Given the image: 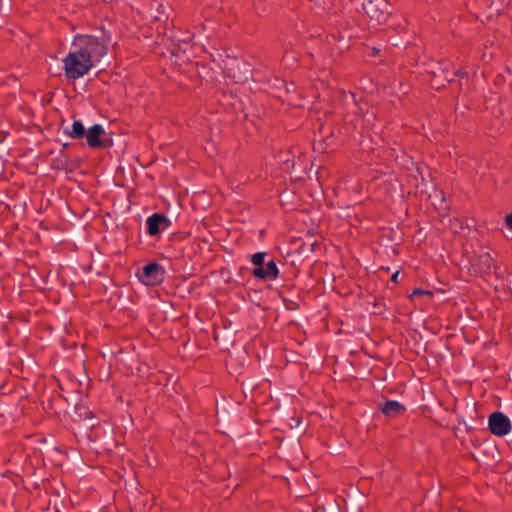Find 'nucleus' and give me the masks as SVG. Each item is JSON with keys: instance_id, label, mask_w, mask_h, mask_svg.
Listing matches in <instances>:
<instances>
[{"instance_id": "nucleus-1", "label": "nucleus", "mask_w": 512, "mask_h": 512, "mask_svg": "<svg viewBox=\"0 0 512 512\" xmlns=\"http://www.w3.org/2000/svg\"><path fill=\"white\" fill-rule=\"evenodd\" d=\"M112 38L105 30L95 34H78L63 59V71L68 80H77L88 74L108 54Z\"/></svg>"}, {"instance_id": "nucleus-2", "label": "nucleus", "mask_w": 512, "mask_h": 512, "mask_svg": "<svg viewBox=\"0 0 512 512\" xmlns=\"http://www.w3.org/2000/svg\"><path fill=\"white\" fill-rule=\"evenodd\" d=\"M136 276L146 286H158L165 281L166 271L160 264L151 262L138 271Z\"/></svg>"}, {"instance_id": "nucleus-3", "label": "nucleus", "mask_w": 512, "mask_h": 512, "mask_svg": "<svg viewBox=\"0 0 512 512\" xmlns=\"http://www.w3.org/2000/svg\"><path fill=\"white\" fill-rule=\"evenodd\" d=\"M362 10L373 25L385 22L389 14L386 0H363Z\"/></svg>"}, {"instance_id": "nucleus-4", "label": "nucleus", "mask_w": 512, "mask_h": 512, "mask_svg": "<svg viewBox=\"0 0 512 512\" xmlns=\"http://www.w3.org/2000/svg\"><path fill=\"white\" fill-rule=\"evenodd\" d=\"M488 426L491 433L498 437L507 435L512 429L510 419L502 412H493L489 416Z\"/></svg>"}, {"instance_id": "nucleus-5", "label": "nucleus", "mask_w": 512, "mask_h": 512, "mask_svg": "<svg viewBox=\"0 0 512 512\" xmlns=\"http://www.w3.org/2000/svg\"><path fill=\"white\" fill-rule=\"evenodd\" d=\"M171 225V221L163 214L154 213L146 220L147 233L149 236H156L165 231Z\"/></svg>"}, {"instance_id": "nucleus-6", "label": "nucleus", "mask_w": 512, "mask_h": 512, "mask_svg": "<svg viewBox=\"0 0 512 512\" xmlns=\"http://www.w3.org/2000/svg\"><path fill=\"white\" fill-rule=\"evenodd\" d=\"M252 275L256 279L273 281L278 278L279 269L276 262L274 260H270L265 264V266L255 267L252 271Z\"/></svg>"}, {"instance_id": "nucleus-7", "label": "nucleus", "mask_w": 512, "mask_h": 512, "mask_svg": "<svg viewBox=\"0 0 512 512\" xmlns=\"http://www.w3.org/2000/svg\"><path fill=\"white\" fill-rule=\"evenodd\" d=\"M105 135V130L101 124H94L88 128L85 134L86 143L92 149H98L104 146L102 137Z\"/></svg>"}, {"instance_id": "nucleus-8", "label": "nucleus", "mask_w": 512, "mask_h": 512, "mask_svg": "<svg viewBox=\"0 0 512 512\" xmlns=\"http://www.w3.org/2000/svg\"><path fill=\"white\" fill-rule=\"evenodd\" d=\"M379 410L388 417H395L405 412V407L396 400H387L379 404Z\"/></svg>"}, {"instance_id": "nucleus-9", "label": "nucleus", "mask_w": 512, "mask_h": 512, "mask_svg": "<svg viewBox=\"0 0 512 512\" xmlns=\"http://www.w3.org/2000/svg\"><path fill=\"white\" fill-rule=\"evenodd\" d=\"M493 267V258L488 252L481 253L476 263V272L484 275L491 272Z\"/></svg>"}, {"instance_id": "nucleus-10", "label": "nucleus", "mask_w": 512, "mask_h": 512, "mask_svg": "<svg viewBox=\"0 0 512 512\" xmlns=\"http://www.w3.org/2000/svg\"><path fill=\"white\" fill-rule=\"evenodd\" d=\"M65 133L72 139H80L85 136L86 130L80 120H74L71 129L67 130Z\"/></svg>"}, {"instance_id": "nucleus-11", "label": "nucleus", "mask_w": 512, "mask_h": 512, "mask_svg": "<svg viewBox=\"0 0 512 512\" xmlns=\"http://www.w3.org/2000/svg\"><path fill=\"white\" fill-rule=\"evenodd\" d=\"M265 256H266L265 252L255 253L251 258L252 264L255 265L256 267H262L264 264Z\"/></svg>"}, {"instance_id": "nucleus-12", "label": "nucleus", "mask_w": 512, "mask_h": 512, "mask_svg": "<svg viewBox=\"0 0 512 512\" xmlns=\"http://www.w3.org/2000/svg\"><path fill=\"white\" fill-rule=\"evenodd\" d=\"M424 295H428V296H431L432 293L428 290H423V289H415L413 290V292L410 294V298L411 299H414L415 297H419V296H424Z\"/></svg>"}, {"instance_id": "nucleus-13", "label": "nucleus", "mask_w": 512, "mask_h": 512, "mask_svg": "<svg viewBox=\"0 0 512 512\" xmlns=\"http://www.w3.org/2000/svg\"><path fill=\"white\" fill-rule=\"evenodd\" d=\"M505 224L508 229L512 230V212L505 217Z\"/></svg>"}, {"instance_id": "nucleus-14", "label": "nucleus", "mask_w": 512, "mask_h": 512, "mask_svg": "<svg viewBox=\"0 0 512 512\" xmlns=\"http://www.w3.org/2000/svg\"><path fill=\"white\" fill-rule=\"evenodd\" d=\"M232 77L235 79V81L237 82H241V81H245L248 79V76L247 75H236V74H233Z\"/></svg>"}, {"instance_id": "nucleus-15", "label": "nucleus", "mask_w": 512, "mask_h": 512, "mask_svg": "<svg viewBox=\"0 0 512 512\" xmlns=\"http://www.w3.org/2000/svg\"><path fill=\"white\" fill-rule=\"evenodd\" d=\"M292 60V61H295L296 60V57L294 56L293 53H289V52H286L285 55H284V60L286 62H288L289 60Z\"/></svg>"}, {"instance_id": "nucleus-16", "label": "nucleus", "mask_w": 512, "mask_h": 512, "mask_svg": "<svg viewBox=\"0 0 512 512\" xmlns=\"http://www.w3.org/2000/svg\"><path fill=\"white\" fill-rule=\"evenodd\" d=\"M455 75L458 76V77L464 78V77H466L467 73L464 70H462V69H458L455 72Z\"/></svg>"}, {"instance_id": "nucleus-17", "label": "nucleus", "mask_w": 512, "mask_h": 512, "mask_svg": "<svg viewBox=\"0 0 512 512\" xmlns=\"http://www.w3.org/2000/svg\"><path fill=\"white\" fill-rule=\"evenodd\" d=\"M398 274H399V272H398V271H397L396 273H394V274L392 275V277H391V280H392V281H394V282H396V281H397Z\"/></svg>"}]
</instances>
